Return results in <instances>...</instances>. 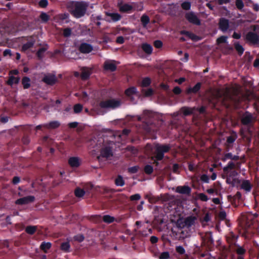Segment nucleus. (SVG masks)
Segmentation results:
<instances>
[{
  "label": "nucleus",
  "mask_w": 259,
  "mask_h": 259,
  "mask_svg": "<svg viewBox=\"0 0 259 259\" xmlns=\"http://www.w3.org/2000/svg\"><path fill=\"white\" fill-rule=\"evenodd\" d=\"M89 7V4L84 1L72 2L69 7V12L75 18L83 17Z\"/></svg>",
  "instance_id": "f257e3e1"
},
{
  "label": "nucleus",
  "mask_w": 259,
  "mask_h": 259,
  "mask_svg": "<svg viewBox=\"0 0 259 259\" xmlns=\"http://www.w3.org/2000/svg\"><path fill=\"white\" fill-rule=\"evenodd\" d=\"M155 116V113L150 110H145L143 111L142 115L139 116L138 119L145 123V130L146 133H150L152 130L151 125L153 123V119Z\"/></svg>",
  "instance_id": "f03ea898"
},
{
  "label": "nucleus",
  "mask_w": 259,
  "mask_h": 259,
  "mask_svg": "<svg viewBox=\"0 0 259 259\" xmlns=\"http://www.w3.org/2000/svg\"><path fill=\"white\" fill-rule=\"evenodd\" d=\"M256 29V26H253V31H250L246 34L245 40L250 45L259 46V34L255 31Z\"/></svg>",
  "instance_id": "7ed1b4c3"
},
{
  "label": "nucleus",
  "mask_w": 259,
  "mask_h": 259,
  "mask_svg": "<svg viewBox=\"0 0 259 259\" xmlns=\"http://www.w3.org/2000/svg\"><path fill=\"white\" fill-rule=\"evenodd\" d=\"M171 149L169 144H158L155 148V156L156 159L158 161L162 160L164 157V154L169 152Z\"/></svg>",
  "instance_id": "20e7f679"
},
{
  "label": "nucleus",
  "mask_w": 259,
  "mask_h": 259,
  "mask_svg": "<svg viewBox=\"0 0 259 259\" xmlns=\"http://www.w3.org/2000/svg\"><path fill=\"white\" fill-rule=\"evenodd\" d=\"M121 105V102L119 100L112 99L105 101H101L99 106L102 108H112L115 109L119 107Z\"/></svg>",
  "instance_id": "39448f33"
},
{
  "label": "nucleus",
  "mask_w": 259,
  "mask_h": 259,
  "mask_svg": "<svg viewBox=\"0 0 259 259\" xmlns=\"http://www.w3.org/2000/svg\"><path fill=\"white\" fill-rule=\"evenodd\" d=\"M186 19L190 23L196 25H200L201 22L199 18L193 12H189L185 14Z\"/></svg>",
  "instance_id": "423d86ee"
},
{
  "label": "nucleus",
  "mask_w": 259,
  "mask_h": 259,
  "mask_svg": "<svg viewBox=\"0 0 259 259\" xmlns=\"http://www.w3.org/2000/svg\"><path fill=\"white\" fill-rule=\"evenodd\" d=\"M253 120L252 114L248 111H245L241 118V122L244 125H250L252 124Z\"/></svg>",
  "instance_id": "0eeeda50"
},
{
  "label": "nucleus",
  "mask_w": 259,
  "mask_h": 259,
  "mask_svg": "<svg viewBox=\"0 0 259 259\" xmlns=\"http://www.w3.org/2000/svg\"><path fill=\"white\" fill-rule=\"evenodd\" d=\"M116 62L113 60H108L104 62L103 68L105 71L114 72L117 69Z\"/></svg>",
  "instance_id": "6e6552de"
},
{
  "label": "nucleus",
  "mask_w": 259,
  "mask_h": 259,
  "mask_svg": "<svg viewBox=\"0 0 259 259\" xmlns=\"http://www.w3.org/2000/svg\"><path fill=\"white\" fill-rule=\"evenodd\" d=\"M42 81L48 85H53L57 81V79L55 74L49 73L44 75Z\"/></svg>",
  "instance_id": "1a4fd4ad"
},
{
  "label": "nucleus",
  "mask_w": 259,
  "mask_h": 259,
  "mask_svg": "<svg viewBox=\"0 0 259 259\" xmlns=\"http://www.w3.org/2000/svg\"><path fill=\"white\" fill-rule=\"evenodd\" d=\"M195 110V107L191 108L188 106H183L180 109L179 114L182 117L190 116L193 114Z\"/></svg>",
  "instance_id": "9d476101"
},
{
  "label": "nucleus",
  "mask_w": 259,
  "mask_h": 259,
  "mask_svg": "<svg viewBox=\"0 0 259 259\" xmlns=\"http://www.w3.org/2000/svg\"><path fill=\"white\" fill-rule=\"evenodd\" d=\"M35 200V197L33 196H27L18 199L15 201L17 205H24L33 202Z\"/></svg>",
  "instance_id": "9b49d317"
},
{
  "label": "nucleus",
  "mask_w": 259,
  "mask_h": 259,
  "mask_svg": "<svg viewBox=\"0 0 259 259\" xmlns=\"http://www.w3.org/2000/svg\"><path fill=\"white\" fill-rule=\"evenodd\" d=\"M27 42L22 45L21 51L23 52L32 48L35 42V39L33 36H27Z\"/></svg>",
  "instance_id": "f8f14e48"
},
{
  "label": "nucleus",
  "mask_w": 259,
  "mask_h": 259,
  "mask_svg": "<svg viewBox=\"0 0 259 259\" xmlns=\"http://www.w3.org/2000/svg\"><path fill=\"white\" fill-rule=\"evenodd\" d=\"M117 7L119 9V11L121 13H128L133 9L132 5L128 4H123L122 1L118 2Z\"/></svg>",
  "instance_id": "ddd939ff"
},
{
  "label": "nucleus",
  "mask_w": 259,
  "mask_h": 259,
  "mask_svg": "<svg viewBox=\"0 0 259 259\" xmlns=\"http://www.w3.org/2000/svg\"><path fill=\"white\" fill-rule=\"evenodd\" d=\"M229 27V21L225 18H221L219 22V28L223 32H226Z\"/></svg>",
  "instance_id": "4468645a"
},
{
  "label": "nucleus",
  "mask_w": 259,
  "mask_h": 259,
  "mask_svg": "<svg viewBox=\"0 0 259 259\" xmlns=\"http://www.w3.org/2000/svg\"><path fill=\"white\" fill-rule=\"evenodd\" d=\"M79 52L83 54H89L93 50V47L87 42L81 43L78 48Z\"/></svg>",
  "instance_id": "2eb2a0df"
},
{
  "label": "nucleus",
  "mask_w": 259,
  "mask_h": 259,
  "mask_svg": "<svg viewBox=\"0 0 259 259\" xmlns=\"http://www.w3.org/2000/svg\"><path fill=\"white\" fill-rule=\"evenodd\" d=\"M202 86L200 82H197L193 87H189L186 90L187 95L196 94L199 93Z\"/></svg>",
  "instance_id": "dca6fc26"
},
{
  "label": "nucleus",
  "mask_w": 259,
  "mask_h": 259,
  "mask_svg": "<svg viewBox=\"0 0 259 259\" xmlns=\"http://www.w3.org/2000/svg\"><path fill=\"white\" fill-rule=\"evenodd\" d=\"M229 100L235 108H238L242 101V98L238 94H235L229 96Z\"/></svg>",
  "instance_id": "f3484780"
},
{
  "label": "nucleus",
  "mask_w": 259,
  "mask_h": 259,
  "mask_svg": "<svg viewBox=\"0 0 259 259\" xmlns=\"http://www.w3.org/2000/svg\"><path fill=\"white\" fill-rule=\"evenodd\" d=\"M101 156L104 158H109L113 156L112 147L110 146H105L101 150Z\"/></svg>",
  "instance_id": "a211bd4d"
},
{
  "label": "nucleus",
  "mask_w": 259,
  "mask_h": 259,
  "mask_svg": "<svg viewBox=\"0 0 259 259\" xmlns=\"http://www.w3.org/2000/svg\"><path fill=\"white\" fill-rule=\"evenodd\" d=\"M69 165L73 168L78 167L81 164V160L78 157H70L68 160Z\"/></svg>",
  "instance_id": "6ab92c4d"
},
{
  "label": "nucleus",
  "mask_w": 259,
  "mask_h": 259,
  "mask_svg": "<svg viewBox=\"0 0 259 259\" xmlns=\"http://www.w3.org/2000/svg\"><path fill=\"white\" fill-rule=\"evenodd\" d=\"M184 227L181 226V224H177L176 227L171 228V232L174 236L176 237H182L181 234H183V228Z\"/></svg>",
  "instance_id": "aec40b11"
},
{
  "label": "nucleus",
  "mask_w": 259,
  "mask_h": 259,
  "mask_svg": "<svg viewBox=\"0 0 259 259\" xmlns=\"http://www.w3.org/2000/svg\"><path fill=\"white\" fill-rule=\"evenodd\" d=\"M105 15L111 18V20H107L109 22L111 21L116 22L119 21L121 19V15L118 13H110L108 12H105Z\"/></svg>",
  "instance_id": "412c9836"
},
{
  "label": "nucleus",
  "mask_w": 259,
  "mask_h": 259,
  "mask_svg": "<svg viewBox=\"0 0 259 259\" xmlns=\"http://www.w3.org/2000/svg\"><path fill=\"white\" fill-rule=\"evenodd\" d=\"M191 189L188 186H178L176 188V192L182 194H189Z\"/></svg>",
  "instance_id": "4be33fe9"
},
{
  "label": "nucleus",
  "mask_w": 259,
  "mask_h": 259,
  "mask_svg": "<svg viewBox=\"0 0 259 259\" xmlns=\"http://www.w3.org/2000/svg\"><path fill=\"white\" fill-rule=\"evenodd\" d=\"M196 218L195 217H189L186 218L183 224V227L189 228L195 223Z\"/></svg>",
  "instance_id": "5701e85b"
},
{
  "label": "nucleus",
  "mask_w": 259,
  "mask_h": 259,
  "mask_svg": "<svg viewBox=\"0 0 259 259\" xmlns=\"http://www.w3.org/2000/svg\"><path fill=\"white\" fill-rule=\"evenodd\" d=\"M125 95L130 99H133V96L138 93L137 89L135 87H131L125 90Z\"/></svg>",
  "instance_id": "b1692460"
},
{
  "label": "nucleus",
  "mask_w": 259,
  "mask_h": 259,
  "mask_svg": "<svg viewBox=\"0 0 259 259\" xmlns=\"http://www.w3.org/2000/svg\"><path fill=\"white\" fill-rule=\"evenodd\" d=\"M241 189L246 191V192H250L252 188V185L248 180H243L241 185Z\"/></svg>",
  "instance_id": "393cba45"
},
{
  "label": "nucleus",
  "mask_w": 259,
  "mask_h": 259,
  "mask_svg": "<svg viewBox=\"0 0 259 259\" xmlns=\"http://www.w3.org/2000/svg\"><path fill=\"white\" fill-rule=\"evenodd\" d=\"M60 123L58 121H51L49 123L45 124L44 127L48 129H55L59 127Z\"/></svg>",
  "instance_id": "a878e982"
},
{
  "label": "nucleus",
  "mask_w": 259,
  "mask_h": 259,
  "mask_svg": "<svg viewBox=\"0 0 259 259\" xmlns=\"http://www.w3.org/2000/svg\"><path fill=\"white\" fill-rule=\"evenodd\" d=\"M141 22L144 28H146L150 23L149 17L146 14H143L141 17Z\"/></svg>",
  "instance_id": "bb28decb"
},
{
  "label": "nucleus",
  "mask_w": 259,
  "mask_h": 259,
  "mask_svg": "<svg viewBox=\"0 0 259 259\" xmlns=\"http://www.w3.org/2000/svg\"><path fill=\"white\" fill-rule=\"evenodd\" d=\"M19 77L11 76L9 77L8 80H7V83L8 85L12 86L13 84H18L19 82Z\"/></svg>",
  "instance_id": "cd10ccee"
},
{
  "label": "nucleus",
  "mask_w": 259,
  "mask_h": 259,
  "mask_svg": "<svg viewBox=\"0 0 259 259\" xmlns=\"http://www.w3.org/2000/svg\"><path fill=\"white\" fill-rule=\"evenodd\" d=\"M37 230V226H28L25 228V232L29 235H33Z\"/></svg>",
  "instance_id": "c85d7f7f"
},
{
  "label": "nucleus",
  "mask_w": 259,
  "mask_h": 259,
  "mask_svg": "<svg viewBox=\"0 0 259 259\" xmlns=\"http://www.w3.org/2000/svg\"><path fill=\"white\" fill-rule=\"evenodd\" d=\"M234 46L238 55L241 56L244 51V49L243 47L239 43V42H235Z\"/></svg>",
  "instance_id": "c756f323"
},
{
  "label": "nucleus",
  "mask_w": 259,
  "mask_h": 259,
  "mask_svg": "<svg viewBox=\"0 0 259 259\" xmlns=\"http://www.w3.org/2000/svg\"><path fill=\"white\" fill-rule=\"evenodd\" d=\"M30 79L27 76H24L22 79V84L24 89H27L30 87Z\"/></svg>",
  "instance_id": "7c9ffc66"
},
{
  "label": "nucleus",
  "mask_w": 259,
  "mask_h": 259,
  "mask_svg": "<svg viewBox=\"0 0 259 259\" xmlns=\"http://www.w3.org/2000/svg\"><path fill=\"white\" fill-rule=\"evenodd\" d=\"M151 83V79L149 77H146L142 79L141 82V86L143 88L149 87Z\"/></svg>",
  "instance_id": "2f4dec72"
},
{
  "label": "nucleus",
  "mask_w": 259,
  "mask_h": 259,
  "mask_svg": "<svg viewBox=\"0 0 259 259\" xmlns=\"http://www.w3.org/2000/svg\"><path fill=\"white\" fill-rule=\"evenodd\" d=\"M51 246L52 244L50 242H42L40 245V248L44 252H47V250L50 249Z\"/></svg>",
  "instance_id": "473e14b6"
},
{
  "label": "nucleus",
  "mask_w": 259,
  "mask_h": 259,
  "mask_svg": "<svg viewBox=\"0 0 259 259\" xmlns=\"http://www.w3.org/2000/svg\"><path fill=\"white\" fill-rule=\"evenodd\" d=\"M115 184L117 186H123L125 184L124 180L121 175H118L115 180Z\"/></svg>",
  "instance_id": "72a5a7b5"
},
{
  "label": "nucleus",
  "mask_w": 259,
  "mask_h": 259,
  "mask_svg": "<svg viewBox=\"0 0 259 259\" xmlns=\"http://www.w3.org/2000/svg\"><path fill=\"white\" fill-rule=\"evenodd\" d=\"M142 49L147 54H151L153 50L152 46L148 44H143Z\"/></svg>",
  "instance_id": "f704fd0d"
},
{
  "label": "nucleus",
  "mask_w": 259,
  "mask_h": 259,
  "mask_svg": "<svg viewBox=\"0 0 259 259\" xmlns=\"http://www.w3.org/2000/svg\"><path fill=\"white\" fill-rule=\"evenodd\" d=\"M39 18L41 22L44 23L48 22L50 19V16L45 12H41L39 15Z\"/></svg>",
  "instance_id": "c9c22d12"
},
{
  "label": "nucleus",
  "mask_w": 259,
  "mask_h": 259,
  "mask_svg": "<svg viewBox=\"0 0 259 259\" xmlns=\"http://www.w3.org/2000/svg\"><path fill=\"white\" fill-rule=\"evenodd\" d=\"M235 168V164L232 161H229L228 164L223 168V171L225 173L228 174L229 169H233Z\"/></svg>",
  "instance_id": "e433bc0d"
},
{
  "label": "nucleus",
  "mask_w": 259,
  "mask_h": 259,
  "mask_svg": "<svg viewBox=\"0 0 259 259\" xmlns=\"http://www.w3.org/2000/svg\"><path fill=\"white\" fill-rule=\"evenodd\" d=\"M237 138V134L235 132H232V135L229 136L227 138V143L228 144H233Z\"/></svg>",
  "instance_id": "4c0bfd02"
},
{
  "label": "nucleus",
  "mask_w": 259,
  "mask_h": 259,
  "mask_svg": "<svg viewBox=\"0 0 259 259\" xmlns=\"http://www.w3.org/2000/svg\"><path fill=\"white\" fill-rule=\"evenodd\" d=\"M74 194L77 197H82L84 195L85 191L83 189L77 187L74 191Z\"/></svg>",
  "instance_id": "58836bf2"
},
{
  "label": "nucleus",
  "mask_w": 259,
  "mask_h": 259,
  "mask_svg": "<svg viewBox=\"0 0 259 259\" xmlns=\"http://www.w3.org/2000/svg\"><path fill=\"white\" fill-rule=\"evenodd\" d=\"M102 220L106 223L111 224L115 221V219L113 217L107 214L103 217Z\"/></svg>",
  "instance_id": "ea45409f"
},
{
  "label": "nucleus",
  "mask_w": 259,
  "mask_h": 259,
  "mask_svg": "<svg viewBox=\"0 0 259 259\" xmlns=\"http://www.w3.org/2000/svg\"><path fill=\"white\" fill-rule=\"evenodd\" d=\"M91 75L90 72L86 69H83L81 73V78L82 80L88 79Z\"/></svg>",
  "instance_id": "a19ab883"
},
{
  "label": "nucleus",
  "mask_w": 259,
  "mask_h": 259,
  "mask_svg": "<svg viewBox=\"0 0 259 259\" xmlns=\"http://www.w3.org/2000/svg\"><path fill=\"white\" fill-rule=\"evenodd\" d=\"M236 252L237 256H244L246 250L243 247L238 246L236 249Z\"/></svg>",
  "instance_id": "79ce46f5"
},
{
  "label": "nucleus",
  "mask_w": 259,
  "mask_h": 259,
  "mask_svg": "<svg viewBox=\"0 0 259 259\" xmlns=\"http://www.w3.org/2000/svg\"><path fill=\"white\" fill-rule=\"evenodd\" d=\"M70 248V245L68 242H63L61 244V249L65 252H69Z\"/></svg>",
  "instance_id": "37998d69"
},
{
  "label": "nucleus",
  "mask_w": 259,
  "mask_h": 259,
  "mask_svg": "<svg viewBox=\"0 0 259 259\" xmlns=\"http://www.w3.org/2000/svg\"><path fill=\"white\" fill-rule=\"evenodd\" d=\"M226 183L231 185L232 186H234L235 183H240V180L236 178H233L232 180H231V178L228 177L226 179Z\"/></svg>",
  "instance_id": "c03bdc74"
},
{
  "label": "nucleus",
  "mask_w": 259,
  "mask_h": 259,
  "mask_svg": "<svg viewBox=\"0 0 259 259\" xmlns=\"http://www.w3.org/2000/svg\"><path fill=\"white\" fill-rule=\"evenodd\" d=\"M47 49L42 47L40 48L36 53V55L39 59H41L44 55V53L46 51Z\"/></svg>",
  "instance_id": "a18cd8bd"
},
{
  "label": "nucleus",
  "mask_w": 259,
  "mask_h": 259,
  "mask_svg": "<svg viewBox=\"0 0 259 259\" xmlns=\"http://www.w3.org/2000/svg\"><path fill=\"white\" fill-rule=\"evenodd\" d=\"M144 171L147 175H151L153 172V166L151 165L147 164L145 166Z\"/></svg>",
  "instance_id": "49530a36"
},
{
  "label": "nucleus",
  "mask_w": 259,
  "mask_h": 259,
  "mask_svg": "<svg viewBox=\"0 0 259 259\" xmlns=\"http://www.w3.org/2000/svg\"><path fill=\"white\" fill-rule=\"evenodd\" d=\"M83 106L80 104H76L73 106V111L75 113H79L81 112Z\"/></svg>",
  "instance_id": "de8ad7c7"
},
{
  "label": "nucleus",
  "mask_w": 259,
  "mask_h": 259,
  "mask_svg": "<svg viewBox=\"0 0 259 259\" xmlns=\"http://www.w3.org/2000/svg\"><path fill=\"white\" fill-rule=\"evenodd\" d=\"M191 3L188 1L184 2L181 4V7L184 10H189L191 9Z\"/></svg>",
  "instance_id": "09e8293b"
},
{
  "label": "nucleus",
  "mask_w": 259,
  "mask_h": 259,
  "mask_svg": "<svg viewBox=\"0 0 259 259\" xmlns=\"http://www.w3.org/2000/svg\"><path fill=\"white\" fill-rule=\"evenodd\" d=\"M228 37L227 36L222 35L217 39V42L218 44H225L227 42Z\"/></svg>",
  "instance_id": "8fccbe9b"
},
{
  "label": "nucleus",
  "mask_w": 259,
  "mask_h": 259,
  "mask_svg": "<svg viewBox=\"0 0 259 259\" xmlns=\"http://www.w3.org/2000/svg\"><path fill=\"white\" fill-rule=\"evenodd\" d=\"M71 29L70 28L67 27L63 29V35L65 37H68L71 35Z\"/></svg>",
  "instance_id": "3c124183"
},
{
  "label": "nucleus",
  "mask_w": 259,
  "mask_h": 259,
  "mask_svg": "<svg viewBox=\"0 0 259 259\" xmlns=\"http://www.w3.org/2000/svg\"><path fill=\"white\" fill-rule=\"evenodd\" d=\"M159 259H169L170 254L168 251H164L160 253L158 257Z\"/></svg>",
  "instance_id": "603ef678"
},
{
  "label": "nucleus",
  "mask_w": 259,
  "mask_h": 259,
  "mask_svg": "<svg viewBox=\"0 0 259 259\" xmlns=\"http://www.w3.org/2000/svg\"><path fill=\"white\" fill-rule=\"evenodd\" d=\"M235 5L238 10H242L244 7V3L242 0H236Z\"/></svg>",
  "instance_id": "864d4df0"
},
{
  "label": "nucleus",
  "mask_w": 259,
  "mask_h": 259,
  "mask_svg": "<svg viewBox=\"0 0 259 259\" xmlns=\"http://www.w3.org/2000/svg\"><path fill=\"white\" fill-rule=\"evenodd\" d=\"M73 238L74 240L78 242H82L84 239V237L82 234H78L74 236Z\"/></svg>",
  "instance_id": "5fc2aeb1"
},
{
  "label": "nucleus",
  "mask_w": 259,
  "mask_h": 259,
  "mask_svg": "<svg viewBox=\"0 0 259 259\" xmlns=\"http://www.w3.org/2000/svg\"><path fill=\"white\" fill-rule=\"evenodd\" d=\"M139 169V167L138 166L130 167L128 168V172L131 174H136L138 172Z\"/></svg>",
  "instance_id": "6e6d98bb"
},
{
  "label": "nucleus",
  "mask_w": 259,
  "mask_h": 259,
  "mask_svg": "<svg viewBox=\"0 0 259 259\" xmlns=\"http://www.w3.org/2000/svg\"><path fill=\"white\" fill-rule=\"evenodd\" d=\"M3 56L7 57L9 56L10 58H12L14 54L12 53V51L10 49H6L3 52Z\"/></svg>",
  "instance_id": "4d7b16f0"
},
{
  "label": "nucleus",
  "mask_w": 259,
  "mask_h": 259,
  "mask_svg": "<svg viewBox=\"0 0 259 259\" xmlns=\"http://www.w3.org/2000/svg\"><path fill=\"white\" fill-rule=\"evenodd\" d=\"M38 5L40 8H46L48 5V0H40L38 2Z\"/></svg>",
  "instance_id": "13d9d810"
},
{
  "label": "nucleus",
  "mask_w": 259,
  "mask_h": 259,
  "mask_svg": "<svg viewBox=\"0 0 259 259\" xmlns=\"http://www.w3.org/2000/svg\"><path fill=\"white\" fill-rule=\"evenodd\" d=\"M141 197L139 194H135L131 195L130 197V200L132 201H137L141 199Z\"/></svg>",
  "instance_id": "bf43d9fd"
},
{
  "label": "nucleus",
  "mask_w": 259,
  "mask_h": 259,
  "mask_svg": "<svg viewBox=\"0 0 259 259\" xmlns=\"http://www.w3.org/2000/svg\"><path fill=\"white\" fill-rule=\"evenodd\" d=\"M154 46L157 49H160L162 47V42L160 40H156L154 41Z\"/></svg>",
  "instance_id": "052dcab7"
},
{
  "label": "nucleus",
  "mask_w": 259,
  "mask_h": 259,
  "mask_svg": "<svg viewBox=\"0 0 259 259\" xmlns=\"http://www.w3.org/2000/svg\"><path fill=\"white\" fill-rule=\"evenodd\" d=\"M200 180H201V181H202L204 183H209V178L208 176L207 175L203 174V175H201V176L200 177Z\"/></svg>",
  "instance_id": "680f3d73"
},
{
  "label": "nucleus",
  "mask_w": 259,
  "mask_h": 259,
  "mask_svg": "<svg viewBox=\"0 0 259 259\" xmlns=\"http://www.w3.org/2000/svg\"><path fill=\"white\" fill-rule=\"evenodd\" d=\"M176 250L180 254H184L185 253V250L182 246H177L176 248Z\"/></svg>",
  "instance_id": "e2e57ef3"
},
{
  "label": "nucleus",
  "mask_w": 259,
  "mask_h": 259,
  "mask_svg": "<svg viewBox=\"0 0 259 259\" xmlns=\"http://www.w3.org/2000/svg\"><path fill=\"white\" fill-rule=\"evenodd\" d=\"M226 215V213L225 211H221L218 214L219 218L221 221L225 220Z\"/></svg>",
  "instance_id": "0e129e2a"
},
{
  "label": "nucleus",
  "mask_w": 259,
  "mask_h": 259,
  "mask_svg": "<svg viewBox=\"0 0 259 259\" xmlns=\"http://www.w3.org/2000/svg\"><path fill=\"white\" fill-rule=\"evenodd\" d=\"M187 36L193 40H197L198 39L197 35L190 31Z\"/></svg>",
  "instance_id": "69168bd1"
},
{
  "label": "nucleus",
  "mask_w": 259,
  "mask_h": 259,
  "mask_svg": "<svg viewBox=\"0 0 259 259\" xmlns=\"http://www.w3.org/2000/svg\"><path fill=\"white\" fill-rule=\"evenodd\" d=\"M232 154L231 153H226L222 160L223 161H226L227 159H231L232 157Z\"/></svg>",
  "instance_id": "338daca9"
},
{
  "label": "nucleus",
  "mask_w": 259,
  "mask_h": 259,
  "mask_svg": "<svg viewBox=\"0 0 259 259\" xmlns=\"http://www.w3.org/2000/svg\"><path fill=\"white\" fill-rule=\"evenodd\" d=\"M172 92L174 94L178 95L182 93V90L179 87L176 86L173 89Z\"/></svg>",
  "instance_id": "774afa93"
}]
</instances>
